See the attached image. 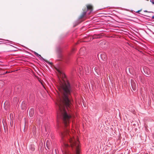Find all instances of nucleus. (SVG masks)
<instances>
[{
	"label": "nucleus",
	"mask_w": 154,
	"mask_h": 154,
	"mask_svg": "<svg viewBox=\"0 0 154 154\" xmlns=\"http://www.w3.org/2000/svg\"><path fill=\"white\" fill-rule=\"evenodd\" d=\"M103 35L101 34H94L92 37H90V40H92L94 39L99 38H101Z\"/></svg>",
	"instance_id": "obj_7"
},
{
	"label": "nucleus",
	"mask_w": 154,
	"mask_h": 154,
	"mask_svg": "<svg viewBox=\"0 0 154 154\" xmlns=\"http://www.w3.org/2000/svg\"><path fill=\"white\" fill-rule=\"evenodd\" d=\"M9 72H8L7 71H6V72H5V73H8Z\"/></svg>",
	"instance_id": "obj_22"
},
{
	"label": "nucleus",
	"mask_w": 154,
	"mask_h": 154,
	"mask_svg": "<svg viewBox=\"0 0 154 154\" xmlns=\"http://www.w3.org/2000/svg\"><path fill=\"white\" fill-rule=\"evenodd\" d=\"M29 116L32 117L33 116L34 114V108H32L30 109L29 112Z\"/></svg>",
	"instance_id": "obj_9"
},
{
	"label": "nucleus",
	"mask_w": 154,
	"mask_h": 154,
	"mask_svg": "<svg viewBox=\"0 0 154 154\" xmlns=\"http://www.w3.org/2000/svg\"><path fill=\"white\" fill-rule=\"evenodd\" d=\"M146 16L151 18L152 19H154V13L152 12L147 11L146 14Z\"/></svg>",
	"instance_id": "obj_6"
},
{
	"label": "nucleus",
	"mask_w": 154,
	"mask_h": 154,
	"mask_svg": "<svg viewBox=\"0 0 154 154\" xmlns=\"http://www.w3.org/2000/svg\"><path fill=\"white\" fill-rule=\"evenodd\" d=\"M58 90L62 94V98L60 99V102L57 104L59 112L57 114V126H60V120L62 121V128L60 132L61 138L60 142L63 145L61 149L62 151H80L79 141L71 136L69 134V123L72 116L68 113L66 109L70 110L72 108V102L73 99L71 96V93L75 94V88L74 85L71 84L67 80L64 81L58 88Z\"/></svg>",
	"instance_id": "obj_1"
},
{
	"label": "nucleus",
	"mask_w": 154,
	"mask_h": 154,
	"mask_svg": "<svg viewBox=\"0 0 154 154\" xmlns=\"http://www.w3.org/2000/svg\"><path fill=\"white\" fill-rule=\"evenodd\" d=\"M33 53L35 54V55H36L37 57L42 59L43 60H45L44 59V58H43L42 57L40 54H38L35 51L33 52Z\"/></svg>",
	"instance_id": "obj_10"
},
{
	"label": "nucleus",
	"mask_w": 154,
	"mask_h": 154,
	"mask_svg": "<svg viewBox=\"0 0 154 154\" xmlns=\"http://www.w3.org/2000/svg\"><path fill=\"white\" fill-rule=\"evenodd\" d=\"M88 10H92L93 9V6L90 4H88L86 5Z\"/></svg>",
	"instance_id": "obj_12"
},
{
	"label": "nucleus",
	"mask_w": 154,
	"mask_h": 154,
	"mask_svg": "<svg viewBox=\"0 0 154 154\" xmlns=\"http://www.w3.org/2000/svg\"><path fill=\"white\" fill-rule=\"evenodd\" d=\"M153 4H154V2H153Z\"/></svg>",
	"instance_id": "obj_24"
},
{
	"label": "nucleus",
	"mask_w": 154,
	"mask_h": 154,
	"mask_svg": "<svg viewBox=\"0 0 154 154\" xmlns=\"http://www.w3.org/2000/svg\"><path fill=\"white\" fill-rule=\"evenodd\" d=\"M65 60L66 61V62H67V60L66 59V60Z\"/></svg>",
	"instance_id": "obj_23"
},
{
	"label": "nucleus",
	"mask_w": 154,
	"mask_h": 154,
	"mask_svg": "<svg viewBox=\"0 0 154 154\" xmlns=\"http://www.w3.org/2000/svg\"><path fill=\"white\" fill-rule=\"evenodd\" d=\"M131 83L132 89H133V90L135 91L137 88L136 85V83L132 79L131 80Z\"/></svg>",
	"instance_id": "obj_8"
},
{
	"label": "nucleus",
	"mask_w": 154,
	"mask_h": 154,
	"mask_svg": "<svg viewBox=\"0 0 154 154\" xmlns=\"http://www.w3.org/2000/svg\"><path fill=\"white\" fill-rule=\"evenodd\" d=\"M32 132L34 134H35L36 133V128H33V130H32Z\"/></svg>",
	"instance_id": "obj_15"
},
{
	"label": "nucleus",
	"mask_w": 154,
	"mask_h": 154,
	"mask_svg": "<svg viewBox=\"0 0 154 154\" xmlns=\"http://www.w3.org/2000/svg\"><path fill=\"white\" fill-rule=\"evenodd\" d=\"M82 51V49H81L80 50V51H79V53L80 54H81V51Z\"/></svg>",
	"instance_id": "obj_20"
},
{
	"label": "nucleus",
	"mask_w": 154,
	"mask_h": 154,
	"mask_svg": "<svg viewBox=\"0 0 154 154\" xmlns=\"http://www.w3.org/2000/svg\"><path fill=\"white\" fill-rule=\"evenodd\" d=\"M130 12L133 13L135 14V13L137 14V15L140 16V15H143L146 16V14L147 12V10H137L135 11L134 10H129Z\"/></svg>",
	"instance_id": "obj_3"
},
{
	"label": "nucleus",
	"mask_w": 154,
	"mask_h": 154,
	"mask_svg": "<svg viewBox=\"0 0 154 154\" xmlns=\"http://www.w3.org/2000/svg\"><path fill=\"white\" fill-rule=\"evenodd\" d=\"M101 58L103 60H106V56L105 54H101L100 55Z\"/></svg>",
	"instance_id": "obj_13"
},
{
	"label": "nucleus",
	"mask_w": 154,
	"mask_h": 154,
	"mask_svg": "<svg viewBox=\"0 0 154 154\" xmlns=\"http://www.w3.org/2000/svg\"><path fill=\"white\" fill-rule=\"evenodd\" d=\"M56 70H57V71L58 72V73L59 74H60L62 73V72L59 69H56Z\"/></svg>",
	"instance_id": "obj_16"
},
{
	"label": "nucleus",
	"mask_w": 154,
	"mask_h": 154,
	"mask_svg": "<svg viewBox=\"0 0 154 154\" xmlns=\"http://www.w3.org/2000/svg\"><path fill=\"white\" fill-rule=\"evenodd\" d=\"M92 10H87L86 11L83 12L79 17L78 20L76 21V25L82 23L84 21L88 15H89Z\"/></svg>",
	"instance_id": "obj_2"
},
{
	"label": "nucleus",
	"mask_w": 154,
	"mask_h": 154,
	"mask_svg": "<svg viewBox=\"0 0 154 154\" xmlns=\"http://www.w3.org/2000/svg\"><path fill=\"white\" fill-rule=\"evenodd\" d=\"M4 85V82L0 80V88H2Z\"/></svg>",
	"instance_id": "obj_14"
},
{
	"label": "nucleus",
	"mask_w": 154,
	"mask_h": 154,
	"mask_svg": "<svg viewBox=\"0 0 154 154\" xmlns=\"http://www.w3.org/2000/svg\"><path fill=\"white\" fill-rule=\"evenodd\" d=\"M27 106V103L25 101H23L22 103V107L23 109H24Z\"/></svg>",
	"instance_id": "obj_11"
},
{
	"label": "nucleus",
	"mask_w": 154,
	"mask_h": 154,
	"mask_svg": "<svg viewBox=\"0 0 154 154\" xmlns=\"http://www.w3.org/2000/svg\"><path fill=\"white\" fill-rule=\"evenodd\" d=\"M81 59H82L81 58H78L77 59V63H79V61L81 60Z\"/></svg>",
	"instance_id": "obj_18"
},
{
	"label": "nucleus",
	"mask_w": 154,
	"mask_h": 154,
	"mask_svg": "<svg viewBox=\"0 0 154 154\" xmlns=\"http://www.w3.org/2000/svg\"><path fill=\"white\" fill-rule=\"evenodd\" d=\"M46 146H47V147H48V148L49 149V148H48V144H47V145H46Z\"/></svg>",
	"instance_id": "obj_21"
},
{
	"label": "nucleus",
	"mask_w": 154,
	"mask_h": 154,
	"mask_svg": "<svg viewBox=\"0 0 154 154\" xmlns=\"http://www.w3.org/2000/svg\"><path fill=\"white\" fill-rule=\"evenodd\" d=\"M44 61H45V62H46L47 63H48L50 65H52V63L51 62H49L46 60H44Z\"/></svg>",
	"instance_id": "obj_17"
},
{
	"label": "nucleus",
	"mask_w": 154,
	"mask_h": 154,
	"mask_svg": "<svg viewBox=\"0 0 154 154\" xmlns=\"http://www.w3.org/2000/svg\"><path fill=\"white\" fill-rule=\"evenodd\" d=\"M143 69L144 73L146 74L145 75L147 77L149 76L150 74V72L149 69L146 67H143Z\"/></svg>",
	"instance_id": "obj_5"
},
{
	"label": "nucleus",
	"mask_w": 154,
	"mask_h": 154,
	"mask_svg": "<svg viewBox=\"0 0 154 154\" xmlns=\"http://www.w3.org/2000/svg\"><path fill=\"white\" fill-rule=\"evenodd\" d=\"M57 53L58 57L60 59H63V56L62 54V50L60 47H58L57 48Z\"/></svg>",
	"instance_id": "obj_4"
},
{
	"label": "nucleus",
	"mask_w": 154,
	"mask_h": 154,
	"mask_svg": "<svg viewBox=\"0 0 154 154\" xmlns=\"http://www.w3.org/2000/svg\"><path fill=\"white\" fill-rule=\"evenodd\" d=\"M0 40H3V41H6V40H5V39H0ZM6 41H9L8 40H6Z\"/></svg>",
	"instance_id": "obj_19"
}]
</instances>
